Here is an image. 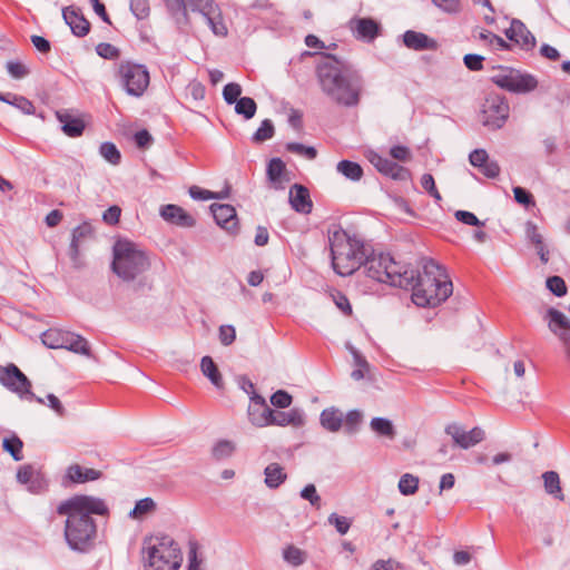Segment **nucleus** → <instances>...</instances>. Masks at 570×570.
<instances>
[{
  "mask_svg": "<svg viewBox=\"0 0 570 570\" xmlns=\"http://www.w3.org/2000/svg\"><path fill=\"white\" fill-rule=\"evenodd\" d=\"M544 490L548 494L560 501L564 500V495L560 485V478L556 471H547L542 474Z\"/></svg>",
  "mask_w": 570,
  "mask_h": 570,
  "instance_id": "30",
  "label": "nucleus"
},
{
  "mask_svg": "<svg viewBox=\"0 0 570 570\" xmlns=\"http://www.w3.org/2000/svg\"><path fill=\"white\" fill-rule=\"evenodd\" d=\"M165 4L178 24L188 23V12L185 0H164Z\"/></svg>",
  "mask_w": 570,
  "mask_h": 570,
  "instance_id": "34",
  "label": "nucleus"
},
{
  "mask_svg": "<svg viewBox=\"0 0 570 570\" xmlns=\"http://www.w3.org/2000/svg\"><path fill=\"white\" fill-rule=\"evenodd\" d=\"M286 150L303 156L309 160L315 159L317 156V151L314 147H308L299 142H287Z\"/></svg>",
  "mask_w": 570,
  "mask_h": 570,
  "instance_id": "49",
  "label": "nucleus"
},
{
  "mask_svg": "<svg viewBox=\"0 0 570 570\" xmlns=\"http://www.w3.org/2000/svg\"><path fill=\"white\" fill-rule=\"evenodd\" d=\"M96 51L100 57L105 59H117L120 55V51L117 47L106 42L99 43L96 47Z\"/></svg>",
  "mask_w": 570,
  "mask_h": 570,
  "instance_id": "57",
  "label": "nucleus"
},
{
  "mask_svg": "<svg viewBox=\"0 0 570 570\" xmlns=\"http://www.w3.org/2000/svg\"><path fill=\"white\" fill-rule=\"evenodd\" d=\"M6 69L12 79L20 80L29 76L30 68L21 60H9L6 63Z\"/></svg>",
  "mask_w": 570,
  "mask_h": 570,
  "instance_id": "39",
  "label": "nucleus"
},
{
  "mask_svg": "<svg viewBox=\"0 0 570 570\" xmlns=\"http://www.w3.org/2000/svg\"><path fill=\"white\" fill-rule=\"evenodd\" d=\"M99 154L104 159L114 166L120 164L121 155L114 142H102L99 147Z\"/></svg>",
  "mask_w": 570,
  "mask_h": 570,
  "instance_id": "40",
  "label": "nucleus"
},
{
  "mask_svg": "<svg viewBox=\"0 0 570 570\" xmlns=\"http://www.w3.org/2000/svg\"><path fill=\"white\" fill-rule=\"evenodd\" d=\"M330 524L334 525L340 534H345L350 530L351 521L346 517L332 513L328 517Z\"/></svg>",
  "mask_w": 570,
  "mask_h": 570,
  "instance_id": "53",
  "label": "nucleus"
},
{
  "mask_svg": "<svg viewBox=\"0 0 570 570\" xmlns=\"http://www.w3.org/2000/svg\"><path fill=\"white\" fill-rule=\"evenodd\" d=\"M348 27L357 36H379L380 33V24L372 18H353L348 21Z\"/></svg>",
  "mask_w": 570,
  "mask_h": 570,
  "instance_id": "25",
  "label": "nucleus"
},
{
  "mask_svg": "<svg viewBox=\"0 0 570 570\" xmlns=\"http://www.w3.org/2000/svg\"><path fill=\"white\" fill-rule=\"evenodd\" d=\"M509 116V105L499 95H490L482 105L481 122L491 129L501 128Z\"/></svg>",
  "mask_w": 570,
  "mask_h": 570,
  "instance_id": "12",
  "label": "nucleus"
},
{
  "mask_svg": "<svg viewBox=\"0 0 570 570\" xmlns=\"http://www.w3.org/2000/svg\"><path fill=\"white\" fill-rule=\"evenodd\" d=\"M549 318V330L556 334L562 342L568 358L570 360V320L556 308H549L547 312Z\"/></svg>",
  "mask_w": 570,
  "mask_h": 570,
  "instance_id": "15",
  "label": "nucleus"
},
{
  "mask_svg": "<svg viewBox=\"0 0 570 570\" xmlns=\"http://www.w3.org/2000/svg\"><path fill=\"white\" fill-rule=\"evenodd\" d=\"M186 6L193 11L203 14L215 36H226L227 28L220 16V10L214 4L213 0H185Z\"/></svg>",
  "mask_w": 570,
  "mask_h": 570,
  "instance_id": "13",
  "label": "nucleus"
},
{
  "mask_svg": "<svg viewBox=\"0 0 570 570\" xmlns=\"http://www.w3.org/2000/svg\"><path fill=\"white\" fill-rule=\"evenodd\" d=\"M100 476L101 472L98 470L83 468L79 464H71L66 471L63 483L66 484L67 481L70 483H85L98 480Z\"/></svg>",
  "mask_w": 570,
  "mask_h": 570,
  "instance_id": "22",
  "label": "nucleus"
},
{
  "mask_svg": "<svg viewBox=\"0 0 570 570\" xmlns=\"http://www.w3.org/2000/svg\"><path fill=\"white\" fill-rule=\"evenodd\" d=\"M289 203L294 210L308 214L312 210V200L306 187L295 184L289 189Z\"/></svg>",
  "mask_w": 570,
  "mask_h": 570,
  "instance_id": "21",
  "label": "nucleus"
},
{
  "mask_svg": "<svg viewBox=\"0 0 570 570\" xmlns=\"http://www.w3.org/2000/svg\"><path fill=\"white\" fill-rule=\"evenodd\" d=\"M41 341L49 348H66L73 353L91 357L89 343L81 335L50 328L41 335Z\"/></svg>",
  "mask_w": 570,
  "mask_h": 570,
  "instance_id": "7",
  "label": "nucleus"
},
{
  "mask_svg": "<svg viewBox=\"0 0 570 570\" xmlns=\"http://www.w3.org/2000/svg\"><path fill=\"white\" fill-rule=\"evenodd\" d=\"M547 288L556 296L562 297L567 294V285L562 277L550 276L546 281Z\"/></svg>",
  "mask_w": 570,
  "mask_h": 570,
  "instance_id": "50",
  "label": "nucleus"
},
{
  "mask_svg": "<svg viewBox=\"0 0 570 570\" xmlns=\"http://www.w3.org/2000/svg\"><path fill=\"white\" fill-rule=\"evenodd\" d=\"M275 129L272 120L265 119L262 121L259 128L253 135L254 142H263L274 136Z\"/></svg>",
  "mask_w": 570,
  "mask_h": 570,
  "instance_id": "46",
  "label": "nucleus"
},
{
  "mask_svg": "<svg viewBox=\"0 0 570 570\" xmlns=\"http://www.w3.org/2000/svg\"><path fill=\"white\" fill-rule=\"evenodd\" d=\"M17 480L33 494L42 493L48 489L45 475L31 464H23L18 469Z\"/></svg>",
  "mask_w": 570,
  "mask_h": 570,
  "instance_id": "16",
  "label": "nucleus"
},
{
  "mask_svg": "<svg viewBox=\"0 0 570 570\" xmlns=\"http://www.w3.org/2000/svg\"><path fill=\"white\" fill-rule=\"evenodd\" d=\"M252 404L248 407L249 421L259 428L272 425L274 410H272L265 399L257 393L250 396Z\"/></svg>",
  "mask_w": 570,
  "mask_h": 570,
  "instance_id": "17",
  "label": "nucleus"
},
{
  "mask_svg": "<svg viewBox=\"0 0 570 570\" xmlns=\"http://www.w3.org/2000/svg\"><path fill=\"white\" fill-rule=\"evenodd\" d=\"M525 236L534 246L543 244V237L539 233L538 226L531 220L525 224Z\"/></svg>",
  "mask_w": 570,
  "mask_h": 570,
  "instance_id": "59",
  "label": "nucleus"
},
{
  "mask_svg": "<svg viewBox=\"0 0 570 570\" xmlns=\"http://www.w3.org/2000/svg\"><path fill=\"white\" fill-rule=\"evenodd\" d=\"M117 76L129 96L140 97L149 86V72L142 65L121 62Z\"/></svg>",
  "mask_w": 570,
  "mask_h": 570,
  "instance_id": "8",
  "label": "nucleus"
},
{
  "mask_svg": "<svg viewBox=\"0 0 570 570\" xmlns=\"http://www.w3.org/2000/svg\"><path fill=\"white\" fill-rule=\"evenodd\" d=\"M186 89H187V94L194 100H203L205 98V94H206L205 86L198 80L190 81Z\"/></svg>",
  "mask_w": 570,
  "mask_h": 570,
  "instance_id": "61",
  "label": "nucleus"
},
{
  "mask_svg": "<svg viewBox=\"0 0 570 570\" xmlns=\"http://www.w3.org/2000/svg\"><path fill=\"white\" fill-rule=\"evenodd\" d=\"M234 450L235 446L230 441L222 440L214 445L212 454L216 460H224L229 458Z\"/></svg>",
  "mask_w": 570,
  "mask_h": 570,
  "instance_id": "47",
  "label": "nucleus"
},
{
  "mask_svg": "<svg viewBox=\"0 0 570 570\" xmlns=\"http://www.w3.org/2000/svg\"><path fill=\"white\" fill-rule=\"evenodd\" d=\"M257 109V105L253 98L242 97L235 105V111L238 115L245 117V119H250L255 116Z\"/></svg>",
  "mask_w": 570,
  "mask_h": 570,
  "instance_id": "41",
  "label": "nucleus"
},
{
  "mask_svg": "<svg viewBox=\"0 0 570 570\" xmlns=\"http://www.w3.org/2000/svg\"><path fill=\"white\" fill-rule=\"evenodd\" d=\"M432 2L448 13H458L461 10L460 0H432Z\"/></svg>",
  "mask_w": 570,
  "mask_h": 570,
  "instance_id": "63",
  "label": "nucleus"
},
{
  "mask_svg": "<svg viewBox=\"0 0 570 570\" xmlns=\"http://www.w3.org/2000/svg\"><path fill=\"white\" fill-rule=\"evenodd\" d=\"M265 484L269 489H277L285 480L286 473L278 463H271L265 468Z\"/></svg>",
  "mask_w": 570,
  "mask_h": 570,
  "instance_id": "31",
  "label": "nucleus"
},
{
  "mask_svg": "<svg viewBox=\"0 0 570 570\" xmlns=\"http://www.w3.org/2000/svg\"><path fill=\"white\" fill-rule=\"evenodd\" d=\"M301 497L304 500L309 501L313 507L320 508L321 505V497L317 494L316 488L314 484H307L302 491Z\"/></svg>",
  "mask_w": 570,
  "mask_h": 570,
  "instance_id": "60",
  "label": "nucleus"
},
{
  "mask_svg": "<svg viewBox=\"0 0 570 570\" xmlns=\"http://www.w3.org/2000/svg\"><path fill=\"white\" fill-rule=\"evenodd\" d=\"M513 194H514V199L517 203L524 205L527 207L535 205L533 195L530 191H528L525 188L520 187V186L514 187Z\"/></svg>",
  "mask_w": 570,
  "mask_h": 570,
  "instance_id": "54",
  "label": "nucleus"
},
{
  "mask_svg": "<svg viewBox=\"0 0 570 570\" xmlns=\"http://www.w3.org/2000/svg\"><path fill=\"white\" fill-rule=\"evenodd\" d=\"M63 19L70 27L73 36H86L90 30V23L80 10H63Z\"/></svg>",
  "mask_w": 570,
  "mask_h": 570,
  "instance_id": "23",
  "label": "nucleus"
},
{
  "mask_svg": "<svg viewBox=\"0 0 570 570\" xmlns=\"http://www.w3.org/2000/svg\"><path fill=\"white\" fill-rule=\"evenodd\" d=\"M130 10L138 19H144L149 14V2L148 0H130Z\"/></svg>",
  "mask_w": 570,
  "mask_h": 570,
  "instance_id": "55",
  "label": "nucleus"
},
{
  "mask_svg": "<svg viewBox=\"0 0 570 570\" xmlns=\"http://www.w3.org/2000/svg\"><path fill=\"white\" fill-rule=\"evenodd\" d=\"M0 383L22 400L36 401L39 404H45V400L36 396L31 391V381L13 363L4 366V372L0 379Z\"/></svg>",
  "mask_w": 570,
  "mask_h": 570,
  "instance_id": "10",
  "label": "nucleus"
},
{
  "mask_svg": "<svg viewBox=\"0 0 570 570\" xmlns=\"http://www.w3.org/2000/svg\"><path fill=\"white\" fill-rule=\"evenodd\" d=\"M363 421V414L358 410H352L350 411L344 421V431L347 434H354L358 431V428Z\"/></svg>",
  "mask_w": 570,
  "mask_h": 570,
  "instance_id": "42",
  "label": "nucleus"
},
{
  "mask_svg": "<svg viewBox=\"0 0 570 570\" xmlns=\"http://www.w3.org/2000/svg\"><path fill=\"white\" fill-rule=\"evenodd\" d=\"M0 101H3L8 105L16 107L17 109L21 110L26 115L35 114L33 104L23 96L10 94V92L6 94V95L0 94Z\"/></svg>",
  "mask_w": 570,
  "mask_h": 570,
  "instance_id": "33",
  "label": "nucleus"
},
{
  "mask_svg": "<svg viewBox=\"0 0 570 570\" xmlns=\"http://www.w3.org/2000/svg\"><path fill=\"white\" fill-rule=\"evenodd\" d=\"M375 169L386 177H392V161L376 151L370 150L366 155Z\"/></svg>",
  "mask_w": 570,
  "mask_h": 570,
  "instance_id": "36",
  "label": "nucleus"
},
{
  "mask_svg": "<svg viewBox=\"0 0 570 570\" xmlns=\"http://www.w3.org/2000/svg\"><path fill=\"white\" fill-rule=\"evenodd\" d=\"M402 42L406 48L416 51L436 48V41L434 38H402Z\"/></svg>",
  "mask_w": 570,
  "mask_h": 570,
  "instance_id": "38",
  "label": "nucleus"
},
{
  "mask_svg": "<svg viewBox=\"0 0 570 570\" xmlns=\"http://www.w3.org/2000/svg\"><path fill=\"white\" fill-rule=\"evenodd\" d=\"M370 426L372 431L381 436H391L392 435V421L383 417H374L372 419Z\"/></svg>",
  "mask_w": 570,
  "mask_h": 570,
  "instance_id": "48",
  "label": "nucleus"
},
{
  "mask_svg": "<svg viewBox=\"0 0 570 570\" xmlns=\"http://www.w3.org/2000/svg\"><path fill=\"white\" fill-rule=\"evenodd\" d=\"M23 443L18 436L3 440V449L11 454L14 461H21Z\"/></svg>",
  "mask_w": 570,
  "mask_h": 570,
  "instance_id": "45",
  "label": "nucleus"
},
{
  "mask_svg": "<svg viewBox=\"0 0 570 570\" xmlns=\"http://www.w3.org/2000/svg\"><path fill=\"white\" fill-rule=\"evenodd\" d=\"M242 94V87L239 83L229 82L224 87L223 97L226 104L232 105L236 104Z\"/></svg>",
  "mask_w": 570,
  "mask_h": 570,
  "instance_id": "51",
  "label": "nucleus"
},
{
  "mask_svg": "<svg viewBox=\"0 0 570 570\" xmlns=\"http://www.w3.org/2000/svg\"><path fill=\"white\" fill-rule=\"evenodd\" d=\"M504 36H531L525 24L517 19L510 21L509 28L504 29Z\"/></svg>",
  "mask_w": 570,
  "mask_h": 570,
  "instance_id": "56",
  "label": "nucleus"
},
{
  "mask_svg": "<svg viewBox=\"0 0 570 570\" xmlns=\"http://www.w3.org/2000/svg\"><path fill=\"white\" fill-rule=\"evenodd\" d=\"M267 177L273 184L281 183V178L285 171V164L281 158H273L267 165Z\"/></svg>",
  "mask_w": 570,
  "mask_h": 570,
  "instance_id": "43",
  "label": "nucleus"
},
{
  "mask_svg": "<svg viewBox=\"0 0 570 570\" xmlns=\"http://www.w3.org/2000/svg\"><path fill=\"white\" fill-rule=\"evenodd\" d=\"M363 272L375 283L392 285V255L390 253L367 250L363 263Z\"/></svg>",
  "mask_w": 570,
  "mask_h": 570,
  "instance_id": "9",
  "label": "nucleus"
},
{
  "mask_svg": "<svg viewBox=\"0 0 570 570\" xmlns=\"http://www.w3.org/2000/svg\"><path fill=\"white\" fill-rule=\"evenodd\" d=\"M236 338L235 327L232 325H222L219 327V340L225 346L230 345Z\"/></svg>",
  "mask_w": 570,
  "mask_h": 570,
  "instance_id": "64",
  "label": "nucleus"
},
{
  "mask_svg": "<svg viewBox=\"0 0 570 570\" xmlns=\"http://www.w3.org/2000/svg\"><path fill=\"white\" fill-rule=\"evenodd\" d=\"M283 556L284 559L293 566H301L305 561L304 552L301 549L293 546H289L286 549H284Z\"/></svg>",
  "mask_w": 570,
  "mask_h": 570,
  "instance_id": "52",
  "label": "nucleus"
},
{
  "mask_svg": "<svg viewBox=\"0 0 570 570\" xmlns=\"http://www.w3.org/2000/svg\"><path fill=\"white\" fill-rule=\"evenodd\" d=\"M499 87L515 94H527L538 87V80L530 73L515 69H504L493 77Z\"/></svg>",
  "mask_w": 570,
  "mask_h": 570,
  "instance_id": "11",
  "label": "nucleus"
},
{
  "mask_svg": "<svg viewBox=\"0 0 570 570\" xmlns=\"http://www.w3.org/2000/svg\"><path fill=\"white\" fill-rule=\"evenodd\" d=\"M144 551L147 570H177L183 562L180 548L169 535L150 538Z\"/></svg>",
  "mask_w": 570,
  "mask_h": 570,
  "instance_id": "6",
  "label": "nucleus"
},
{
  "mask_svg": "<svg viewBox=\"0 0 570 570\" xmlns=\"http://www.w3.org/2000/svg\"><path fill=\"white\" fill-rule=\"evenodd\" d=\"M272 425H293L302 426L305 423L304 413L298 409H292L288 412L274 411Z\"/></svg>",
  "mask_w": 570,
  "mask_h": 570,
  "instance_id": "26",
  "label": "nucleus"
},
{
  "mask_svg": "<svg viewBox=\"0 0 570 570\" xmlns=\"http://www.w3.org/2000/svg\"><path fill=\"white\" fill-rule=\"evenodd\" d=\"M156 504L153 499L145 498L136 502L135 508L130 511L129 515L134 519H141L146 514L154 511Z\"/></svg>",
  "mask_w": 570,
  "mask_h": 570,
  "instance_id": "44",
  "label": "nucleus"
},
{
  "mask_svg": "<svg viewBox=\"0 0 570 570\" xmlns=\"http://www.w3.org/2000/svg\"><path fill=\"white\" fill-rule=\"evenodd\" d=\"M92 227L90 224L85 223L76 227L72 232V239L70 244V257L77 264L79 257L80 240L91 235Z\"/></svg>",
  "mask_w": 570,
  "mask_h": 570,
  "instance_id": "28",
  "label": "nucleus"
},
{
  "mask_svg": "<svg viewBox=\"0 0 570 570\" xmlns=\"http://www.w3.org/2000/svg\"><path fill=\"white\" fill-rule=\"evenodd\" d=\"M57 118L62 125V131L68 137L76 138L82 135L86 127L82 119L71 116L68 111H58Z\"/></svg>",
  "mask_w": 570,
  "mask_h": 570,
  "instance_id": "24",
  "label": "nucleus"
},
{
  "mask_svg": "<svg viewBox=\"0 0 570 570\" xmlns=\"http://www.w3.org/2000/svg\"><path fill=\"white\" fill-rule=\"evenodd\" d=\"M455 218L469 226H483L484 223L480 222L479 218L471 212L456 210L454 214Z\"/></svg>",
  "mask_w": 570,
  "mask_h": 570,
  "instance_id": "62",
  "label": "nucleus"
},
{
  "mask_svg": "<svg viewBox=\"0 0 570 570\" xmlns=\"http://www.w3.org/2000/svg\"><path fill=\"white\" fill-rule=\"evenodd\" d=\"M445 433L452 438L454 445L463 450H468L485 439L483 429L475 426L470 431H465L464 428L458 423L449 424L445 428Z\"/></svg>",
  "mask_w": 570,
  "mask_h": 570,
  "instance_id": "14",
  "label": "nucleus"
},
{
  "mask_svg": "<svg viewBox=\"0 0 570 570\" xmlns=\"http://www.w3.org/2000/svg\"><path fill=\"white\" fill-rule=\"evenodd\" d=\"M160 216L164 220L179 227H193L196 223L195 218L184 208L171 204L161 206Z\"/></svg>",
  "mask_w": 570,
  "mask_h": 570,
  "instance_id": "20",
  "label": "nucleus"
},
{
  "mask_svg": "<svg viewBox=\"0 0 570 570\" xmlns=\"http://www.w3.org/2000/svg\"><path fill=\"white\" fill-rule=\"evenodd\" d=\"M321 424L330 432H337L343 425L342 413L334 407L325 409L321 413Z\"/></svg>",
  "mask_w": 570,
  "mask_h": 570,
  "instance_id": "29",
  "label": "nucleus"
},
{
  "mask_svg": "<svg viewBox=\"0 0 570 570\" xmlns=\"http://www.w3.org/2000/svg\"><path fill=\"white\" fill-rule=\"evenodd\" d=\"M109 509L100 498L77 494L63 500L57 513L66 517L63 535L72 551L86 553L95 546L97 524L92 514L106 515Z\"/></svg>",
  "mask_w": 570,
  "mask_h": 570,
  "instance_id": "3",
  "label": "nucleus"
},
{
  "mask_svg": "<svg viewBox=\"0 0 570 570\" xmlns=\"http://www.w3.org/2000/svg\"><path fill=\"white\" fill-rule=\"evenodd\" d=\"M210 212L214 216L215 222L222 228L230 234H235L238 230V219L236 210L232 205L228 204H213Z\"/></svg>",
  "mask_w": 570,
  "mask_h": 570,
  "instance_id": "18",
  "label": "nucleus"
},
{
  "mask_svg": "<svg viewBox=\"0 0 570 570\" xmlns=\"http://www.w3.org/2000/svg\"><path fill=\"white\" fill-rule=\"evenodd\" d=\"M200 370L203 374L208 377L212 384L222 390L224 387V381L222 374L210 356H204L200 361Z\"/></svg>",
  "mask_w": 570,
  "mask_h": 570,
  "instance_id": "27",
  "label": "nucleus"
},
{
  "mask_svg": "<svg viewBox=\"0 0 570 570\" xmlns=\"http://www.w3.org/2000/svg\"><path fill=\"white\" fill-rule=\"evenodd\" d=\"M347 350L353 356L355 370L352 371L351 376L355 381H360L365 376V373L368 371V363L365 357L351 344L346 345Z\"/></svg>",
  "mask_w": 570,
  "mask_h": 570,
  "instance_id": "35",
  "label": "nucleus"
},
{
  "mask_svg": "<svg viewBox=\"0 0 570 570\" xmlns=\"http://www.w3.org/2000/svg\"><path fill=\"white\" fill-rule=\"evenodd\" d=\"M305 43L314 51H305L303 56L323 57L318 62L316 72L323 91L333 100L345 106L356 105L358 101L360 78L344 60L325 51L336 47L333 41L325 42L321 38H305Z\"/></svg>",
  "mask_w": 570,
  "mask_h": 570,
  "instance_id": "2",
  "label": "nucleus"
},
{
  "mask_svg": "<svg viewBox=\"0 0 570 570\" xmlns=\"http://www.w3.org/2000/svg\"><path fill=\"white\" fill-rule=\"evenodd\" d=\"M271 402L276 407L285 409L291 405L292 396L286 391L278 390L271 396Z\"/></svg>",
  "mask_w": 570,
  "mask_h": 570,
  "instance_id": "58",
  "label": "nucleus"
},
{
  "mask_svg": "<svg viewBox=\"0 0 570 570\" xmlns=\"http://www.w3.org/2000/svg\"><path fill=\"white\" fill-rule=\"evenodd\" d=\"M332 267L340 276L352 275L363 267L367 247L356 238L350 237L346 232L335 230L330 237Z\"/></svg>",
  "mask_w": 570,
  "mask_h": 570,
  "instance_id": "4",
  "label": "nucleus"
},
{
  "mask_svg": "<svg viewBox=\"0 0 570 570\" xmlns=\"http://www.w3.org/2000/svg\"><path fill=\"white\" fill-rule=\"evenodd\" d=\"M394 287L411 292V302L417 307H436L453 293L445 268L434 259H422V272L411 265L394 262Z\"/></svg>",
  "mask_w": 570,
  "mask_h": 570,
  "instance_id": "1",
  "label": "nucleus"
},
{
  "mask_svg": "<svg viewBox=\"0 0 570 570\" xmlns=\"http://www.w3.org/2000/svg\"><path fill=\"white\" fill-rule=\"evenodd\" d=\"M150 266L147 254L135 243L119 239L114 245L111 268L125 282L134 281Z\"/></svg>",
  "mask_w": 570,
  "mask_h": 570,
  "instance_id": "5",
  "label": "nucleus"
},
{
  "mask_svg": "<svg viewBox=\"0 0 570 570\" xmlns=\"http://www.w3.org/2000/svg\"><path fill=\"white\" fill-rule=\"evenodd\" d=\"M336 170L338 174L352 181H358L363 177V168L360 164L352 160L344 159L338 161Z\"/></svg>",
  "mask_w": 570,
  "mask_h": 570,
  "instance_id": "32",
  "label": "nucleus"
},
{
  "mask_svg": "<svg viewBox=\"0 0 570 570\" xmlns=\"http://www.w3.org/2000/svg\"><path fill=\"white\" fill-rule=\"evenodd\" d=\"M419 484H420L419 476L411 474V473H405L400 478V481L397 483V489L401 494L409 497V495H413L417 492Z\"/></svg>",
  "mask_w": 570,
  "mask_h": 570,
  "instance_id": "37",
  "label": "nucleus"
},
{
  "mask_svg": "<svg viewBox=\"0 0 570 570\" xmlns=\"http://www.w3.org/2000/svg\"><path fill=\"white\" fill-rule=\"evenodd\" d=\"M495 51L530 50L535 46V38H483Z\"/></svg>",
  "mask_w": 570,
  "mask_h": 570,
  "instance_id": "19",
  "label": "nucleus"
}]
</instances>
